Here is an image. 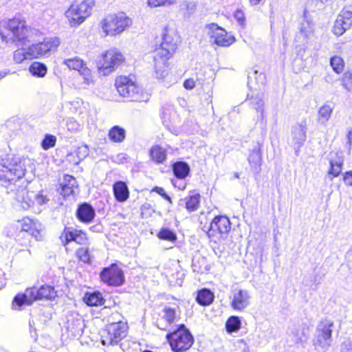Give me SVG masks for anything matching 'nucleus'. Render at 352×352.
Here are the masks:
<instances>
[{"label": "nucleus", "mask_w": 352, "mask_h": 352, "mask_svg": "<svg viewBox=\"0 0 352 352\" xmlns=\"http://www.w3.org/2000/svg\"><path fill=\"white\" fill-rule=\"evenodd\" d=\"M30 234L32 235L37 241L42 239V235L41 232L36 229L33 228L32 230L30 232Z\"/></svg>", "instance_id": "nucleus-55"}, {"label": "nucleus", "mask_w": 352, "mask_h": 352, "mask_svg": "<svg viewBox=\"0 0 352 352\" xmlns=\"http://www.w3.org/2000/svg\"><path fill=\"white\" fill-rule=\"evenodd\" d=\"M16 199L20 204V207L25 210L32 207L34 204L42 205L47 201V199L43 195L26 188L17 190Z\"/></svg>", "instance_id": "nucleus-12"}, {"label": "nucleus", "mask_w": 352, "mask_h": 352, "mask_svg": "<svg viewBox=\"0 0 352 352\" xmlns=\"http://www.w3.org/2000/svg\"><path fill=\"white\" fill-rule=\"evenodd\" d=\"M76 256L84 263H89L91 260L90 253L87 248H80L76 251Z\"/></svg>", "instance_id": "nucleus-43"}, {"label": "nucleus", "mask_w": 352, "mask_h": 352, "mask_svg": "<svg viewBox=\"0 0 352 352\" xmlns=\"http://www.w3.org/2000/svg\"><path fill=\"white\" fill-rule=\"evenodd\" d=\"M333 322L331 320H322L317 326L314 345L318 350L326 351L332 342Z\"/></svg>", "instance_id": "nucleus-9"}, {"label": "nucleus", "mask_w": 352, "mask_h": 352, "mask_svg": "<svg viewBox=\"0 0 352 352\" xmlns=\"http://www.w3.org/2000/svg\"><path fill=\"white\" fill-rule=\"evenodd\" d=\"M306 131L307 123L305 121L303 123L296 125L292 130V144L297 147L302 146L306 140Z\"/></svg>", "instance_id": "nucleus-21"}, {"label": "nucleus", "mask_w": 352, "mask_h": 352, "mask_svg": "<svg viewBox=\"0 0 352 352\" xmlns=\"http://www.w3.org/2000/svg\"><path fill=\"white\" fill-rule=\"evenodd\" d=\"M14 60L16 63H22L25 59L33 58L32 54L29 53V47L28 49H19L14 52L13 56Z\"/></svg>", "instance_id": "nucleus-38"}, {"label": "nucleus", "mask_w": 352, "mask_h": 352, "mask_svg": "<svg viewBox=\"0 0 352 352\" xmlns=\"http://www.w3.org/2000/svg\"><path fill=\"white\" fill-rule=\"evenodd\" d=\"M157 326H158L159 329H164V327H160V324H157Z\"/></svg>", "instance_id": "nucleus-61"}, {"label": "nucleus", "mask_w": 352, "mask_h": 352, "mask_svg": "<svg viewBox=\"0 0 352 352\" xmlns=\"http://www.w3.org/2000/svg\"><path fill=\"white\" fill-rule=\"evenodd\" d=\"M55 296L54 287L43 285L39 289L28 288L23 294H16L12 302V309H21L23 305H31L34 301L43 298L50 299Z\"/></svg>", "instance_id": "nucleus-4"}, {"label": "nucleus", "mask_w": 352, "mask_h": 352, "mask_svg": "<svg viewBox=\"0 0 352 352\" xmlns=\"http://www.w3.org/2000/svg\"><path fill=\"white\" fill-rule=\"evenodd\" d=\"M124 60L123 55L115 49L107 50L98 60V68L104 75L113 72Z\"/></svg>", "instance_id": "nucleus-11"}, {"label": "nucleus", "mask_w": 352, "mask_h": 352, "mask_svg": "<svg viewBox=\"0 0 352 352\" xmlns=\"http://www.w3.org/2000/svg\"><path fill=\"white\" fill-rule=\"evenodd\" d=\"M61 185L60 194L65 197L74 195L75 190L78 189L77 182L72 175H65Z\"/></svg>", "instance_id": "nucleus-23"}, {"label": "nucleus", "mask_w": 352, "mask_h": 352, "mask_svg": "<svg viewBox=\"0 0 352 352\" xmlns=\"http://www.w3.org/2000/svg\"><path fill=\"white\" fill-rule=\"evenodd\" d=\"M29 71L33 76L43 77L47 74V69L45 64L34 62L30 65Z\"/></svg>", "instance_id": "nucleus-34"}, {"label": "nucleus", "mask_w": 352, "mask_h": 352, "mask_svg": "<svg viewBox=\"0 0 352 352\" xmlns=\"http://www.w3.org/2000/svg\"><path fill=\"white\" fill-rule=\"evenodd\" d=\"M118 158L121 162H124V160H126V155L123 153L119 154Z\"/></svg>", "instance_id": "nucleus-56"}, {"label": "nucleus", "mask_w": 352, "mask_h": 352, "mask_svg": "<svg viewBox=\"0 0 352 352\" xmlns=\"http://www.w3.org/2000/svg\"><path fill=\"white\" fill-rule=\"evenodd\" d=\"M59 44L60 41L56 37L45 38L43 41L29 46V53L33 58L45 56L56 50Z\"/></svg>", "instance_id": "nucleus-13"}, {"label": "nucleus", "mask_w": 352, "mask_h": 352, "mask_svg": "<svg viewBox=\"0 0 352 352\" xmlns=\"http://www.w3.org/2000/svg\"><path fill=\"white\" fill-rule=\"evenodd\" d=\"M352 25V12L342 11L338 16L334 25L333 27V32L336 36L342 35L346 30L349 29Z\"/></svg>", "instance_id": "nucleus-19"}, {"label": "nucleus", "mask_w": 352, "mask_h": 352, "mask_svg": "<svg viewBox=\"0 0 352 352\" xmlns=\"http://www.w3.org/2000/svg\"><path fill=\"white\" fill-rule=\"evenodd\" d=\"M149 155L157 164H162L166 159V152L159 145L153 146L149 150Z\"/></svg>", "instance_id": "nucleus-27"}, {"label": "nucleus", "mask_w": 352, "mask_h": 352, "mask_svg": "<svg viewBox=\"0 0 352 352\" xmlns=\"http://www.w3.org/2000/svg\"><path fill=\"white\" fill-rule=\"evenodd\" d=\"M157 236L161 239L167 240L169 241H175L177 239L176 234L167 228L161 230Z\"/></svg>", "instance_id": "nucleus-42"}, {"label": "nucleus", "mask_w": 352, "mask_h": 352, "mask_svg": "<svg viewBox=\"0 0 352 352\" xmlns=\"http://www.w3.org/2000/svg\"><path fill=\"white\" fill-rule=\"evenodd\" d=\"M76 216L81 222L89 223L95 217V210L90 204L83 203L79 205L76 210Z\"/></svg>", "instance_id": "nucleus-22"}, {"label": "nucleus", "mask_w": 352, "mask_h": 352, "mask_svg": "<svg viewBox=\"0 0 352 352\" xmlns=\"http://www.w3.org/2000/svg\"><path fill=\"white\" fill-rule=\"evenodd\" d=\"M343 162L341 153L337 152L330 154V168L327 173V177L330 180L340 175L342 169Z\"/></svg>", "instance_id": "nucleus-20"}, {"label": "nucleus", "mask_w": 352, "mask_h": 352, "mask_svg": "<svg viewBox=\"0 0 352 352\" xmlns=\"http://www.w3.org/2000/svg\"><path fill=\"white\" fill-rule=\"evenodd\" d=\"M56 143V138L52 135H46L42 142V147L45 150H47L53 147Z\"/></svg>", "instance_id": "nucleus-45"}, {"label": "nucleus", "mask_w": 352, "mask_h": 352, "mask_svg": "<svg viewBox=\"0 0 352 352\" xmlns=\"http://www.w3.org/2000/svg\"><path fill=\"white\" fill-rule=\"evenodd\" d=\"M250 298L251 296L248 290L234 289L230 297V306L237 311H242L250 305Z\"/></svg>", "instance_id": "nucleus-17"}, {"label": "nucleus", "mask_w": 352, "mask_h": 352, "mask_svg": "<svg viewBox=\"0 0 352 352\" xmlns=\"http://www.w3.org/2000/svg\"><path fill=\"white\" fill-rule=\"evenodd\" d=\"M330 64L335 72L340 74L344 69V61L342 58L338 56H333L330 60Z\"/></svg>", "instance_id": "nucleus-41"}, {"label": "nucleus", "mask_w": 352, "mask_h": 352, "mask_svg": "<svg viewBox=\"0 0 352 352\" xmlns=\"http://www.w3.org/2000/svg\"><path fill=\"white\" fill-rule=\"evenodd\" d=\"M343 86L347 91L352 92V73L348 72L344 74Z\"/></svg>", "instance_id": "nucleus-46"}, {"label": "nucleus", "mask_w": 352, "mask_h": 352, "mask_svg": "<svg viewBox=\"0 0 352 352\" xmlns=\"http://www.w3.org/2000/svg\"><path fill=\"white\" fill-rule=\"evenodd\" d=\"M248 162L253 167L256 168L259 166L261 164V157L260 153L257 151L252 152L248 157Z\"/></svg>", "instance_id": "nucleus-44"}, {"label": "nucleus", "mask_w": 352, "mask_h": 352, "mask_svg": "<svg viewBox=\"0 0 352 352\" xmlns=\"http://www.w3.org/2000/svg\"><path fill=\"white\" fill-rule=\"evenodd\" d=\"M321 278H322V277L320 276V277L319 278V279H318V278H315L314 281H316H316H318V280H320V279H321Z\"/></svg>", "instance_id": "nucleus-59"}, {"label": "nucleus", "mask_w": 352, "mask_h": 352, "mask_svg": "<svg viewBox=\"0 0 352 352\" xmlns=\"http://www.w3.org/2000/svg\"><path fill=\"white\" fill-rule=\"evenodd\" d=\"M1 24L0 34L6 43L12 41L23 46L27 43L39 41L42 37L38 30L28 27L26 21L19 16H14Z\"/></svg>", "instance_id": "nucleus-1"}, {"label": "nucleus", "mask_w": 352, "mask_h": 352, "mask_svg": "<svg viewBox=\"0 0 352 352\" xmlns=\"http://www.w3.org/2000/svg\"><path fill=\"white\" fill-rule=\"evenodd\" d=\"M31 160L28 157H6L0 160V181L3 184L15 182L25 175Z\"/></svg>", "instance_id": "nucleus-3"}, {"label": "nucleus", "mask_w": 352, "mask_h": 352, "mask_svg": "<svg viewBox=\"0 0 352 352\" xmlns=\"http://www.w3.org/2000/svg\"><path fill=\"white\" fill-rule=\"evenodd\" d=\"M197 5L192 1H184L179 5V10L185 16H189L196 10Z\"/></svg>", "instance_id": "nucleus-35"}, {"label": "nucleus", "mask_w": 352, "mask_h": 352, "mask_svg": "<svg viewBox=\"0 0 352 352\" xmlns=\"http://www.w3.org/2000/svg\"><path fill=\"white\" fill-rule=\"evenodd\" d=\"M261 0H250V2L252 5L256 6L258 5Z\"/></svg>", "instance_id": "nucleus-57"}, {"label": "nucleus", "mask_w": 352, "mask_h": 352, "mask_svg": "<svg viewBox=\"0 0 352 352\" xmlns=\"http://www.w3.org/2000/svg\"><path fill=\"white\" fill-rule=\"evenodd\" d=\"M152 191L157 192L160 195H161L163 198L167 200L170 204H172L171 198L165 192V190L162 187L156 186L153 188Z\"/></svg>", "instance_id": "nucleus-50"}, {"label": "nucleus", "mask_w": 352, "mask_h": 352, "mask_svg": "<svg viewBox=\"0 0 352 352\" xmlns=\"http://www.w3.org/2000/svg\"><path fill=\"white\" fill-rule=\"evenodd\" d=\"M80 76L82 78V84L85 86L93 85L95 82L91 71L86 65L80 70Z\"/></svg>", "instance_id": "nucleus-36"}, {"label": "nucleus", "mask_w": 352, "mask_h": 352, "mask_svg": "<svg viewBox=\"0 0 352 352\" xmlns=\"http://www.w3.org/2000/svg\"><path fill=\"white\" fill-rule=\"evenodd\" d=\"M346 138H347V140H348L347 143H346L347 148L349 150H351V144H352V129H348Z\"/></svg>", "instance_id": "nucleus-54"}, {"label": "nucleus", "mask_w": 352, "mask_h": 352, "mask_svg": "<svg viewBox=\"0 0 352 352\" xmlns=\"http://www.w3.org/2000/svg\"><path fill=\"white\" fill-rule=\"evenodd\" d=\"M179 309L178 307H165L163 309V318L168 322V324L174 322L177 318V311Z\"/></svg>", "instance_id": "nucleus-37"}, {"label": "nucleus", "mask_w": 352, "mask_h": 352, "mask_svg": "<svg viewBox=\"0 0 352 352\" xmlns=\"http://www.w3.org/2000/svg\"><path fill=\"white\" fill-rule=\"evenodd\" d=\"M33 226V222L30 219H23L21 221V230L30 232L32 230Z\"/></svg>", "instance_id": "nucleus-49"}, {"label": "nucleus", "mask_w": 352, "mask_h": 352, "mask_svg": "<svg viewBox=\"0 0 352 352\" xmlns=\"http://www.w3.org/2000/svg\"><path fill=\"white\" fill-rule=\"evenodd\" d=\"M145 207H146L145 205L142 206V209H143Z\"/></svg>", "instance_id": "nucleus-62"}, {"label": "nucleus", "mask_w": 352, "mask_h": 352, "mask_svg": "<svg viewBox=\"0 0 352 352\" xmlns=\"http://www.w3.org/2000/svg\"><path fill=\"white\" fill-rule=\"evenodd\" d=\"M94 6L93 0H85L72 3L65 12V16L71 26H77L81 24L91 14Z\"/></svg>", "instance_id": "nucleus-7"}, {"label": "nucleus", "mask_w": 352, "mask_h": 352, "mask_svg": "<svg viewBox=\"0 0 352 352\" xmlns=\"http://www.w3.org/2000/svg\"><path fill=\"white\" fill-rule=\"evenodd\" d=\"M333 106L330 104H324L318 110V120L321 124H325L330 118L332 111Z\"/></svg>", "instance_id": "nucleus-30"}, {"label": "nucleus", "mask_w": 352, "mask_h": 352, "mask_svg": "<svg viewBox=\"0 0 352 352\" xmlns=\"http://www.w3.org/2000/svg\"><path fill=\"white\" fill-rule=\"evenodd\" d=\"M108 137L111 142L120 143L125 139L126 131L123 128L116 125L109 129Z\"/></svg>", "instance_id": "nucleus-28"}, {"label": "nucleus", "mask_w": 352, "mask_h": 352, "mask_svg": "<svg viewBox=\"0 0 352 352\" xmlns=\"http://www.w3.org/2000/svg\"><path fill=\"white\" fill-rule=\"evenodd\" d=\"M166 338L175 352H182L189 349L193 344V337L184 324L170 333L166 335Z\"/></svg>", "instance_id": "nucleus-5"}, {"label": "nucleus", "mask_w": 352, "mask_h": 352, "mask_svg": "<svg viewBox=\"0 0 352 352\" xmlns=\"http://www.w3.org/2000/svg\"><path fill=\"white\" fill-rule=\"evenodd\" d=\"M168 0H148V4L151 7H157L165 5Z\"/></svg>", "instance_id": "nucleus-51"}, {"label": "nucleus", "mask_w": 352, "mask_h": 352, "mask_svg": "<svg viewBox=\"0 0 352 352\" xmlns=\"http://www.w3.org/2000/svg\"><path fill=\"white\" fill-rule=\"evenodd\" d=\"M113 190L116 199L119 202H124L129 198V191L124 182L119 181L116 182L113 184Z\"/></svg>", "instance_id": "nucleus-24"}, {"label": "nucleus", "mask_w": 352, "mask_h": 352, "mask_svg": "<svg viewBox=\"0 0 352 352\" xmlns=\"http://www.w3.org/2000/svg\"><path fill=\"white\" fill-rule=\"evenodd\" d=\"M24 199H25V201H28V197H27V196H26V195H25V196H24Z\"/></svg>", "instance_id": "nucleus-60"}, {"label": "nucleus", "mask_w": 352, "mask_h": 352, "mask_svg": "<svg viewBox=\"0 0 352 352\" xmlns=\"http://www.w3.org/2000/svg\"><path fill=\"white\" fill-rule=\"evenodd\" d=\"M173 170L175 175L179 179L186 177L189 173V166L183 162H178L173 164Z\"/></svg>", "instance_id": "nucleus-29"}, {"label": "nucleus", "mask_w": 352, "mask_h": 352, "mask_svg": "<svg viewBox=\"0 0 352 352\" xmlns=\"http://www.w3.org/2000/svg\"><path fill=\"white\" fill-rule=\"evenodd\" d=\"M208 34L212 41L219 46L228 47L234 42V38L228 34L227 32L215 23L207 25Z\"/></svg>", "instance_id": "nucleus-15"}, {"label": "nucleus", "mask_w": 352, "mask_h": 352, "mask_svg": "<svg viewBox=\"0 0 352 352\" xmlns=\"http://www.w3.org/2000/svg\"><path fill=\"white\" fill-rule=\"evenodd\" d=\"M213 294L206 289L199 291L197 296V302L201 305H210L213 301Z\"/></svg>", "instance_id": "nucleus-32"}, {"label": "nucleus", "mask_w": 352, "mask_h": 352, "mask_svg": "<svg viewBox=\"0 0 352 352\" xmlns=\"http://www.w3.org/2000/svg\"><path fill=\"white\" fill-rule=\"evenodd\" d=\"M89 153V149L86 146H82L78 147L74 152L71 154L70 157H74V155L77 157L78 160L70 159L75 164H78L81 160H82Z\"/></svg>", "instance_id": "nucleus-40"}, {"label": "nucleus", "mask_w": 352, "mask_h": 352, "mask_svg": "<svg viewBox=\"0 0 352 352\" xmlns=\"http://www.w3.org/2000/svg\"><path fill=\"white\" fill-rule=\"evenodd\" d=\"M175 1H176V0H168V4H172V3H173L174 2H175Z\"/></svg>", "instance_id": "nucleus-58"}, {"label": "nucleus", "mask_w": 352, "mask_h": 352, "mask_svg": "<svg viewBox=\"0 0 352 352\" xmlns=\"http://www.w3.org/2000/svg\"><path fill=\"white\" fill-rule=\"evenodd\" d=\"M85 302L89 306H98L104 303L102 294L99 292L87 294L84 298Z\"/></svg>", "instance_id": "nucleus-33"}, {"label": "nucleus", "mask_w": 352, "mask_h": 352, "mask_svg": "<svg viewBox=\"0 0 352 352\" xmlns=\"http://www.w3.org/2000/svg\"><path fill=\"white\" fill-rule=\"evenodd\" d=\"M132 24V20L124 12L109 14L102 21V28L107 34L115 36L122 33Z\"/></svg>", "instance_id": "nucleus-8"}, {"label": "nucleus", "mask_w": 352, "mask_h": 352, "mask_svg": "<svg viewBox=\"0 0 352 352\" xmlns=\"http://www.w3.org/2000/svg\"><path fill=\"white\" fill-rule=\"evenodd\" d=\"M343 179L346 185L352 186V170L346 172L344 175Z\"/></svg>", "instance_id": "nucleus-52"}, {"label": "nucleus", "mask_w": 352, "mask_h": 352, "mask_svg": "<svg viewBox=\"0 0 352 352\" xmlns=\"http://www.w3.org/2000/svg\"><path fill=\"white\" fill-rule=\"evenodd\" d=\"M115 316L118 321L109 323L102 335V343L104 345L117 344L126 336V323L120 320L121 316L119 314H116Z\"/></svg>", "instance_id": "nucleus-6"}, {"label": "nucleus", "mask_w": 352, "mask_h": 352, "mask_svg": "<svg viewBox=\"0 0 352 352\" xmlns=\"http://www.w3.org/2000/svg\"><path fill=\"white\" fill-rule=\"evenodd\" d=\"M200 195L196 193L190 195L184 199H181L179 201V206H185L189 212H193L198 209L199 206Z\"/></svg>", "instance_id": "nucleus-26"}, {"label": "nucleus", "mask_w": 352, "mask_h": 352, "mask_svg": "<svg viewBox=\"0 0 352 352\" xmlns=\"http://www.w3.org/2000/svg\"><path fill=\"white\" fill-rule=\"evenodd\" d=\"M241 320L238 316H231L226 322V329L229 333L236 332L241 327Z\"/></svg>", "instance_id": "nucleus-39"}, {"label": "nucleus", "mask_w": 352, "mask_h": 352, "mask_svg": "<svg viewBox=\"0 0 352 352\" xmlns=\"http://www.w3.org/2000/svg\"><path fill=\"white\" fill-rule=\"evenodd\" d=\"M162 42L154 52V67L157 78L164 76L167 61L175 52L179 43V36L173 29L165 27L162 34Z\"/></svg>", "instance_id": "nucleus-2"}, {"label": "nucleus", "mask_w": 352, "mask_h": 352, "mask_svg": "<svg viewBox=\"0 0 352 352\" xmlns=\"http://www.w3.org/2000/svg\"><path fill=\"white\" fill-rule=\"evenodd\" d=\"M230 229L231 223L230 219L226 216L215 217L208 227L204 226L202 228L207 233L209 238L215 236L217 234H228Z\"/></svg>", "instance_id": "nucleus-14"}, {"label": "nucleus", "mask_w": 352, "mask_h": 352, "mask_svg": "<svg viewBox=\"0 0 352 352\" xmlns=\"http://www.w3.org/2000/svg\"><path fill=\"white\" fill-rule=\"evenodd\" d=\"M60 240L64 245H67L72 241H74L80 245H86L88 242L86 233L73 228H65L60 234Z\"/></svg>", "instance_id": "nucleus-18"}, {"label": "nucleus", "mask_w": 352, "mask_h": 352, "mask_svg": "<svg viewBox=\"0 0 352 352\" xmlns=\"http://www.w3.org/2000/svg\"><path fill=\"white\" fill-rule=\"evenodd\" d=\"M264 94L263 92H258L255 94H252L249 97V101L251 107L256 109L257 113H260V117L263 119L264 113Z\"/></svg>", "instance_id": "nucleus-25"}, {"label": "nucleus", "mask_w": 352, "mask_h": 352, "mask_svg": "<svg viewBox=\"0 0 352 352\" xmlns=\"http://www.w3.org/2000/svg\"><path fill=\"white\" fill-rule=\"evenodd\" d=\"M115 85L121 96L127 98L131 101L141 100L140 89L129 77L123 76L118 77L116 79Z\"/></svg>", "instance_id": "nucleus-10"}, {"label": "nucleus", "mask_w": 352, "mask_h": 352, "mask_svg": "<svg viewBox=\"0 0 352 352\" xmlns=\"http://www.w3.org/2000/svg\"><path fill=\"white\" fill-rule=\"evenodd\" d=\"M63 64L66 65L69 69L77 70L78 72L86 65L84 60L77 56L65 59Z\"/></svg>", "instance_id": "nucleus-31"}, {"label": "nucleus", "mask_w": 352, "mask_h": 352, "mask_svg": "<svg viewBox=\"0 0 352 352\" xmlns=\"http://www.w3.org/2000/svg\"><path fill=\"white\" fill-rule=\"evenodd\" d=\"M100 278L104 283L112 286L121 285L124 280L122 271L116 265L104 268L100 273Z\"/></svg>", "instance_id": "nucleus-16"}, {"label": "nucleus", "mask_w": 352, "mask_h": 352, "mask_svg": "<svg viewBox=\"0 0 352 352\" xmlns=\"http://www.w3.org/2000/svg\"><path fill=\"white\" fill-rule=\"evenodd\" d=\"M68 131L74 133L80 129V124L75 120L69 118L66 123Z\"/></svg>", "instance_id": "nucleus-47"}, {"label": "nucleus", "mask_w": 352, "mask_h": 352, "mask_svg": "<svg viewBox=\"0 0 352 352\" xmlns=\"http://www.w3.org/2000/svg\"><path fill=\"white\" fill-rule=\"evenodd\" d=\"M195 85L192 79H187L184 82V87L187 89H192Z\"/></svg>", "instance_id": "nucleus-53"}, {"label": "nucleus", "mask_w": 352, "mask_h": 352, "mask_svg": "<svg viewBox=\"0 0 352 352\" xmlns=\"http://www.w3.org/2000/svg\"><path fill=\"white\" fill-rule=\"evenodd\" d=\"M234 19L236 20L238 23L242 27L244 28L245 25V18L244 13L241 10H237L235 11L234 14Z\"/></svg>", "instance_id": "nucleus-48"}]
</instances>
